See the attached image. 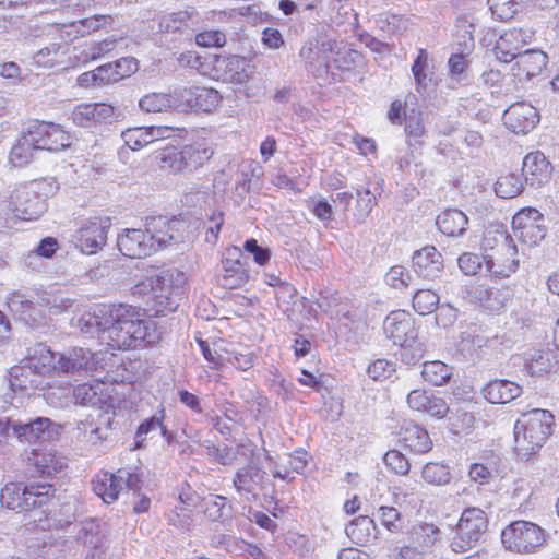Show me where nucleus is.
Segmentation results:
<instances>
[{
	"label": "nucleus",
	"mask_w": 559,
	"mask_h": 559,
	"mask_svg": "<svg viewBox=\"0 0 559 559\" xmlns=\"http://www.w3.org/2000/svg\"><path fill=\"white\" fill-rule=\"evenodd\" d=\"M484 258L476 253L465 252L457 259L460 270L468 276L476 275L481 269Z\"/></svg>",
	"instance_id": "obj_64"
},
{
	"label": "nucleus",
	"mask_w": 559,
	"mask_h": 559,
	"mask_svg": "<svg viewBox=\"0 0 559 559\" xmlns=\"http://www.w3.org/2000/svg\"><path fill=\"white\" fill-rule=\"evenodd\" d=\"M115 108L107 104H81L71 112V120L79 127H91L96 122L109 121L114 118Z\"/></svg>",
	"instance_id": "obj_24"
},
{
	"label": "nucleus",
	"mask_w": 559,
	"mask_h": 559,
	"mask_svg": "<svg viewBox=\"0 0 559 559\" xmlns=\"http://www.w3.org/2000/svg\"><path fill=\"white\" fill-rule=\"evenodd\" d=\"M203 512L213 522H221L225 526L231 524V507L227 504L224 496H211L204 499Z\"/></svg>",
	"instance_id": "obj_36"
},
{
	"label": "nucleus",
	"mask_w": 559,
	"mask_h": 559,
	"mask_svg": "<svg viewBox=\"0 0 559 559\" xmlns=\"http://www.w3.org/2000/svg\"><path fill=\"white\" fill-rule=\"evenodd\" d=\"M109 318V326L103 334L102 343L111 349H136L153 345L159 340L155 322L145 319L139 307L114 305Z\"/></svg>",
	"instance_id": "obj_1"
},
{
	"label": "nucleus",
	"mask_w": 559,
	"mask_h": 559,
	"mask_svg": "<svg viewBox=\"0 0 559 559\" xmlns=\"http://www.w3.org/2000/svg\"><path fill=\"white\" fill-rule=\"evenodd\" d=\"M413 269L419 277L433 281L443 271L442 255L431 246L417 250L413 255Z\"/></svg>",
	"instance_id": "obj_20"
},
{
	"label": "nucleus",
	"mask_w": 559,
	"mask_h": 559,
	"mask_svg": "<svg viewBox=\"0 0 559 559\" xmlns=\"http://www.w3.org/2000/svg\"><path fill=\"white\" fill-rule=\"evenodd\" d=\"M523 389L516 382L507 379H495L481 389L484 399L490 404H507L519 397Z\"/></svg>",
	"instance_id": "obj_26"
},
{
	"label": "nucleus",
	"mask_w": 559,
	"mask_h": 559,
	"mask_svg": "<svg viewBox=\"0 0 559 559\" xmlns=\"http://www.w3.org/2000/svg\"><path fill=\"white\" fill-rule=\"evenodd\" d=\"M542 214L536 209H523L512 219L514 237L528 247L536 246L545 237V228L539 223Z\"/></svg>",
	"instance_id": "obj_11"
},
{
	"label": "nucleus",
	"mask_w": 559,
	"mask_h": 559,
	"mask_svg": "<svg viewBox=\"0 0 559 559\" xmlns=\"http://www.w3.org/2000/svg\"><path fill=\"white\" fill-rule=\"evenodd\" d=\"M266 473L255 464L239 468L233 479V486L240 496L257 497V491L263 489Z\"/></svg>",
	"instance_id": "obj_21"
},
{
	"label": "nucleus",
	"mask_w": 559,
	"mask_h": 559,
	"mask_svg": "<svg viewBox=\"0 0 559 559\" xmlns=\"http://www.w3.org/2000/svg\"><path fill=\"white\" fill-rule=\"evenodd\" d=\"M112 23V17L110 15H93L90 17H85L73 22L71 27L75 28V32L80 36L88 35L93 32L100 29L107 24Z\"/></svg>",
	"instance_id": "obj_50"
},
{
	"label": "nucleus",
	"mask_w": 559,
	"mask_h": 559,
	"mask_svg": "<svg viewBox=\"0 0 559 559\" xmlns=\"http://www.w3.org/2000/svg\"><path fill=\"white\" fill-rule=\"evenodd\" d=\"M100 393L102 383H83L72 389V399L74 404L82 406H94L102 401Z\"/></svg>",
	"instance_id": "obj_43"
},
{
	"label": "nucleus",
	"mask_w": 559,
	"mask_h": 559,
	"mask_svg": "<svg viewBox=\"0 0 559 559\" xmlns=\"http://www.w3.org/2000/svg\"><path fill=\"white\" fill-rule=\"evenodd\" d=\"M170 93H148L139 99V107L148 114L164 112L173 108Z\"/></svg>",
	"instance_id": "obj_42"
},
{
	"label": "nucleus",
	"mask_w": 559,
	"mask_h": 559,
	"mask_svg": "<svg viewBox=\"0 0 559 559\" xmlns=\"http://www.w3.org/2000/svg\"><path fill=\"white\" fill-rule=\"evenodd\" d=\"M202 445L206 450V455L218 464L231 465L237 459V452L228 445L221 448L210 440H205Z\"/></svg>",
	"instance_id": "obj_49"
},
{
	"label": "nucleus",
	"mask_w": 559,
	"mask_h": 559,
	"mask_svg": "<svg viewBox=\"0 0 559 559\" xmlns=\"http://www.w3.org/2000/svg\"><path fill=\"white\" fill-rule=\"evenodd\" d=\"M510 298L509 289L490 287L478 292L481 306L489 311H500Z\"/></svg>",
	"instance_id": "obj_41"
},
{
	"label": "nucleus",
	"mask_w": 559,
	"mask_h": 559,
	"mask_svg": "<svg viewBox=\"0 0 559 559\" xmlns=\"http://www.w3.org/2000/svg\"><path fill=\"white\" fill-rule=\"evenodd\" d=\"M124 144L133 151L140 150L152 143L147 127L131 128L121 134Z\"/></svg>",
	"instance_id": "obj_53"
},
{
	"label": "nucleus",
	"mask_w": 559,
	"mask_h": 559,
	"mask_svg": "<svg viewBox=\"0 0 559 559\" xmlns=\"http://www.w3.org/2000/svg\"><path fill=\"white\" fill-rule=\"evenodd\" d=\"M412 73L415 81V88L418 93L425 92L430 82L429 57L425 49H419L417 58L412 66Z\"/></svg>",
	"instance_id": "obj_39"
},
{
	"label": "nucleus",
	"mask_w": 559,
	"mask_h": 559,
	"mask_svg": "<svg viewBox=\"0 0 559 559\" xmlns=\"http://www.w3.org/2000/svg\"><path fill=\"white\" fill-rule=\"evenodd\" d=\"M522 173L526 185L537 189L550 181L552 166L542 152L536 151L524 157Z\"/></svg>",
	"instance_id": "obj_17"
},
{
	"label": "nucleus",
	"mask_w": 559,
	"mask_h": 559,
	"mask_svg": "<svg viewBox=\"0 0 559 559\" xmlns=\"http://www.w3.org/2000/svg\"><path fill=\"white\" fill-rule=\"evenodd\" d=\"M214 151L210 141L198 138L181 147L163 148L156 156L160 169L170 174L191 173L203 167L213 156Z\"/></svg>",
	"instance_id": "obj_4"
},
{
	"label": "nucleus",
	"mask_w": 559,
	"mask_h": 559,
	"mask_svg": "<svg viewBox=\"0 0 559 559\" xmlns=\"http://www.w3.org/2000/svg\"><path fill=\"white\" fill-rule=\"evenodd\" d=\"M195 43L205 48L223 47L226 44V36L221 31L209 29L197 34Z\"/></svg>",
	"instance_id": "obj_63"
},
{
	"label": "nucleus",
	"mask_w": 559,
	"mask_h": 559,
	"mask_svg": "<svg viewBox=\"0 0 559 559\" xmlns=\"http://www.w3.org/2000/svg\"><path fill=\"white\" fill-rule=\"evenodd\" d=\"M110 223L107 218H94L84 222L73 236V241L81 252L94 254L107 240Z\"/></svg>",
	"instance_id": "obj_13"
},
{
	"label": "nucleus",
	"mask_w": 559,
	"mask_h": 559,
	"mask_svg": "<svg viewBox=\"0 0 559 559\" xmlns=\"http://www.w3.org/2000/svg\"><path fill=\"white\" fill-rule=\"evenodd\" d=\"M74 300L63 294L47 293L41 297V306L46 307L50 313L59 314L72 308Z\"/></svg>",
	"instance_id": "obj_55"
},
{
	"label": "nucleus",
	"mask_w": 559,
	"mask_h": 559,
	"mask_svg": "<svg viewBox=\"0 0 559 559\" xmlns=\"http://www.w3.org/2000/svg\"><path fill=\"white\" fill-rule=\"evenodd\" d=\"M388 338L400 347H413L416 344L418 331L409 313L403 310L392 311L383 322Z\"/></svg>",
	"instance_id": "obj_10"
},
{
	"label": "nucleus",
	"mask_w": 559,
	"mask_h": 559,
	"mask_svg": "<svg viewBox=\"0 0 559 559\" xmlns=\"http://www.w3.org/2000/svg\"><path fill=\"white\" fill-rule=\"evenodd\" d=\"M195 98V110H202L205 112H210L215 109L221 102L219 93L212 87L205 86H197Z\"/></svg>",
	"instance_id": "obj_51"
},
{
	"label": "nucleus",
	"mask_w": 559,
	"mask_h": 559,
	"mask_svg": "<svg viewBox=\"0 0 559 559\" xmlns=\"http://www.w3.org/2000/svg\"><path fill=\"white\" fill-rule=\"evenodd\" d=\"M423 378L432 385H443L451 377V368L442 361H426L421 370Z\"/></svg>",
	"instance_id": "obj_44"
},
{
	"label": "nucleus",
	"mask_w": 559,
	"mask_h": 559,
	"mask_svg": "<svg viewBox=\"0 0 559 559\" xmlns=\"http://www.w3.org/2000/svg\"><path fill=\"white\" fill-rule=\"evenodd\" d=\"M28 460L36 471L45 476H52L67 466V459L52 449L33 450Z\"/></svg>",
	"instance_id": "obj_30"
},
{
	"label": "nucleus",
	"mask_w": 559,
	"mask_h": 559,
	"mask_svg": "<svg viewBox=\"0 0 559 559\" xmlns=\"http://www.w3.org/2000/svg\"><path fill=\"white\" fill-rule=\"evenodd\" d=\"M100 524L95 519H86L81 523L78 540L84 545L96 547L99 540Z\"/></svg>",
	"instance_id": "obj_54"
},
{
	"label": "nucleus",
	"mask_w": 559,
	"mask_h": 559,
	"mask_svg": "<svg viewBox=\"0 0 559 559\" xmlns=\"http://www.w3.org/2000/svg\"><path fill=\"white\" fill-rule=\"evenodd\" d=\"M119 251L132 259L153 254L155 242L151 241L146 229H126L117 239Z\"/></svg>",
	"instance_id": "obj_16"
},
{
	"label": "nucleus",
	"mask_w": 559,
	"mask_h": 559,
	"mask_svg": "<svg viewBox=\"0 0 559 559\" xmlns=\"http://www.w3.org/2000/svg\"><path fill=\"white\" fill-rule=\"evenodd\" d=\"M357 218L365 221L377 204V198L367 189H357Z\"/></svg>",
	"instance_id": "obj_57"
},
{
	"label": "nucleus",
	"mask_w": 559,
	"mask_h": 559,
	"mask_svg": "<svg viewBox=\"0 0 559 559\" xmlns=\"http://www.w3.org/2000/svg\"><path fill=\"white\" fill-rule=\"evenodd\" d=\"M58 248V242L52 237L44 238L37 246V248L29 252L25 259L27 265H32L33 261L38 257L51 258Z\"/></svg>",
	"instance_id": "obj_60"
},
{
	"label": "nucleus",
	"mask_w": 559,
	"mask_h": 559,
	"mask_svg": "<svg viewBox=\"0 0 559 559\" xmlns=\"http://www.w3.org/2000/svg\"><path fill=\"white\" fill-rule=\"evenodd\" d=\"M186 280L185 273L177 269L163 270L159 274L146 277L134 285L131 294L143 299L145 308L142 312H153L156 317L165 316L178 308V296Z\"/></svg>",
	"instance_id": "obj_2"
},
{
	"label": "nucleus",
	"mask_w": 559,
	"mask_h": 559,
	"mask_svg": "<svg viewBox=\"0 0 559 559\" xmlns=\"http://www.w3.org/2000/svg\"><path fill=\"white\" fill-rule=\"evenodd\" d=\"M117 41H118L117 38L109 37L102 41L94 43V44L87 46L83 52L86 58L96 60V59H99V58L108 55L110 51H112L116 47Z\"/></svg>",
	"instance_id": "obj_61"
},
{
	"label": "nucleus",
	"mask_w": 559,
	"mask_h": 559,
	"mask_svg": "<svg viewBox=\"0 0 559 559\" xmlns=\"http://www.w3.org/2000/svg\"><path fill=\"white\" fill-rule=\"evenodd\" d=\"M399 436V441L403 444L404 449L415 454L427 453L432 448V441L427 430L416 424L407 423L402 426Z\"/></svg>",
	"instance_id": "obj_28"
},
{
	"label": "nucleus",
	"mask_w": 559,
	"mask_h": 559,
	"mask_svg": "<svg viewBox=\"0 0 559 559\" xmlns=\"http://www.w3.org/2000/svg\"><path fill=\"white\" fill-rule=\"evenodd\" d=\"M539 121L537 109L528 103L512 104L503 112L506 127L515 134H526L533 130Z\"/></svg>",
	"instance_id": "obj_14"
},
{
	"label": "nucleus",
	"mask_w": 559,
	"mask_h": 559,
	"mask_svg": "<svg viewBox=\"0 0 559 559\" xmlns=\"http://www.w3.org/2000/svg\"><path fill=\"white\" fill-rule=\"evenodd\" d=\"M138 70V61L134 58H121L114 63L98 67V75L104 76V85L112 84L129 78Z\"/></svg>",
	"instance_id": "obj_33"
},
{
	"label": "nucleus",
	"mask_w": 559,
	"mask_h": 559,
	"mask_svg": "<svg viewBox=\"0 0 559 559\" xmlns=\"http://www.w3.org/2000/svg\"><path fill=\"white\" fill-rule=\"evenodd\" d=\"M438 229L448 237H461L468 226V217L459 209H447L436 218Z\"/></svg>",
	"instance_id": "obj_31"
},
{
	"label": "nucleus",
	"mask_w": 559,
	"mask_h": 559,
	"mask_svg": "<svg viewBox=\"0 0 559 559\" xmlns=\"http://www.w3.org/2000/svg\"><path fill=\"white\" fill-rule=\"evenodd\" d=\"M385 281L395 289H404L411 285L412 275L405 267L395 265L386 273Z\"/></svg>",
	"instance_id": "obj_58"
},
{
	"label": "nucleus",
	"mask_w": 559,
	"mask_h": 559,
	"mask_svg": "<svg viewBox=\"0 0 559 559\" xmlns=\"http://www.w3.org/2000/svg\"><path fill=\"white\" fill-rule=\"evenodd\" d=\"M37 150V144L26 128L10 152V162L16 167H23L32 160L34 152Z\"/></svg>",
	"instance_id": "obj_37"
},
{
	"label": "nucleus",
	"mask_w": 559,
	"mask_h": 559,
	"mask_svg": "<svg viewBox=\"0 0 559 559\" xmlns=\"http://www.w3.org/2000/svg\"><path fill=\"white\" fill-rule=\"evenodd\" d=\"M439 528L433 524H419L411 531L412 545L428 554L439 536Z\"/></svg>",
	"instance_id": "obj_38"
},
{
	"label": "nucleus",
	"mask_w": 559,
	"mask_h": 559,
	"mask_svg": "<svg viewBox=\"0 0 559 559\" xmlns=\"http://www.w3.org/2000/svg\"><path fill=\"white\" fill-rule=\"evenodd\" d=\"M488 530V518L479 508L465 509L456 525L450 547L456 554L469 551L476 547Z\"/></svg>",
	"instance_id": "obj_8"
},
{
	"label": "nucleus",
	"mask_w": 559,
	"mask_h": 559,
	"mask_svg": "<svg viewBox=\"0 0 559 559\" xmlns=\"http://www.w3.org/2000/svg\"><path fill=\"white\" fill-rule=\"evenodd\" d=\"M173 109L181 112L195 110L197 86H185L175 88L171 93Z\"/></svg>",
	"instance_id": "obj_45"
},
{
	"label": "nucleus",
	"mask_w": 559,
	"mask_h": 559,
	"mask_svg": "<svg viewBox=\"0 0 559 559\" xmlns=\"http://www.w3.org/2000/svg\"><path fill=\"white\" fill-rule=\"evenodd\" d=\"M346 534L357 545H367L377 538L374 521L367 515L356 518L346 526Z\"/></svg>",
	"instance_id": "obj_34"
},
{
	"label": "nucleus",
	"mask_w": 559,
	"mask_h": 559,
	"mask_svg": "<svg viewBox=\"0 0 559 559\" xmlns=\"http://www.w3.org/2000/svg\"><path fill=\"white\" fill-rule=\"evenodd\" d=\"M385 465L397 475H407L411 469L408 459L399 450H390L384 454Z\"/></svg>",
	"instance_id": "obj_56"
},
{
	"label": "nucleus",
	"mask_w": 559,
	"mask_h": 559,
	"mask_svg": "<svg viewBox=\"0 0 559 559\" xmlns=\"http://www.w3.org/2000/svg\"><path fill=\"white\" fill-rule=\"evenodd\" d=\"M114 305H103L94 309L93 312L83 313L76 323L81 333L92 337L97 336L102 342L105 330L109 326V314Z\"/></svg>",
	"instance_id": "obj_27"
},
{
	"label": "nucleus",
	"mask_w": 559,
	"mask_h": 559,
	"mask_svg": "<svg viewBox=\"0 0 559 559\" xmlns=\"http://www.w3.org/2000/svg\"><path fill=\"white\" fill-rule=\"evenodd\" d=\"M178 224V221L171 222L164 216L152 217L146 221L145 229L151 241L155 242V252L167 247L171 241L178 242L181 240V235L176 227Z\"/></svg>",
	"instance_id": "obj_19"
},
{
	"label": "nucleus",
	"mask_w": 559,
	"mask_h": 559,
	"mask_svg": "<svg viewBox=\"0 0 559 559\" xmlns=\"http://www.w3.org/2000/svg\"><path fill=\"white\" fill-rule=\"evenodd\" d=\"M485 249L490 248L492 254L484 255L487 271L495 277L506 278L515 273L519 269L518 248L513 238L503 230H496L491 237V231L487 233L483 240Z\"/></svg>",
	"instance_id": "obj_6"
},
{
	"label": "nucleus",
	"mask_w": 559,
	"mask_h": 559,
	"mask_svg": "<svg viewBox=\"0 0 559 559\" xmlns=\"http://www.w3.org/2000/svg\"><path fill=\"white\" fill-rule=\"evenodd\" d=\"M227 254L228 257L222 261L224 274L222 275L221 284L229 289L238 288L249 281V274L239 260L241 255L240 249L237 247L228 249Z\"/></svg>",
	"instance_id": "obj_25"
},
{
	"label": "nucleus",
	"mask_w": 559,
	"mask_h": 559,
	"mask_svg": "<svg viewBox=\"0 0 559 559\" xmlns=\"http://www.w3.org/2000/svg\"><path fill=\"white\" fill-rule=\"evenodd\" d=\"M405 132L412 138H421L426 133L423 112L417 107L408 108L404 111Z\"/></svg>",
	"instance_id": "obj_52"
},
{
	"label": "nucleus",
	"mask_w": 559,
	"mask_h": 559,
	"mask_svg": "<svg viewBox=\"0 0 559 559\" xmlns=\"http://www.w3.org/2000/svg\"><path fill=\"white\" fill-rule=\"evenodd\" d=\"M523 190L521 177L515 174L500 176L495 186V192L499 198L511 199Z\"/></svg>",
	"instance_id": "obj_46"
},
{
	"label": "nucleus",
	"mask_w": 559,
	"mask_h": 559,
	"mask_svg": "<svg viewBox=\"0 0 559 559\" xmlns=\"http://www.w3.org/2000/svg\"><path fill=\"white\" fill-rule=\"evenodd\" d=\"M52 496L49 484L8 483L0 491V503L2 508L20 513L47 504Z\"/></svg>",
	"instance_id": "obj_7"
},
{
	"label": "nucleus",
	"mask_w": 559,
	"mask_h": 559,
	"mask_svg": "<svg viewBox=\"0 0 559 559\" xmlns=\"http://www.w3.org/2000/svg\"><path fill=\"white\" fill-rule=\"evenodd\" d=\"M38 150L58 152L71 145V135L61 126L46 122L33 121L27 126Z\"/></svg>",
	"instance_id": "obj_12"
},
{
	"label": "nucleus",
	"mask_w": 559,
	"mask_h": 559,
	"mask_svg": "<svg viewBox=\"0 0 559 559\" xmlns=\"http://www.w3.org/2000/svg\"><path fill=\"white\" fill-rule=\"evenodd\" d=\"M212 544L215 547H222L226 551L234 554V555H242L245 552H248L254 559H258L261 555V550L247 542H245L242 538L236 537L231 534H215L212 536Z\"/></svg>",
	"instance_id": "obj_35"
},
{
	"label": "nucleus",
	"mask_w": 559,
	"mask_h": 559,
	"mask_svg": "<svg viewBox=\"0 0 559 559\" xmlns=\"http://www.w3.org/2000/svg\"><path fill=\"white\" fill-rule=\"evenodd\" d=\"M514 60L515 64L513 70H516L514 75L520 80H530L542 73L548 62V57L540 50L532 49L523 51V53Z\"/></svg>",
	"instance_id": "obj_29"
},
{
	"label": "nucleus",
	"mask_w": 559,
	"mask_h": 559,
	"mask_svg": "<svg viewBox=\"0 0 559 559\" xmlns=\"http://www.w3.org/2000/svg\"><path fill=\"white\" fill-rule=\"evenodd\" d=\"M9 438L14 437L21 442H34L52 437L53 424L47 417H38L31 421H21L10 418Z\"/></svg>",
	"instance_id": "obj_15"
},
{
	"label": "nucleus",
	"mask_w": 559,
	"mask_h": 559,
	"mask_svg": "<svg viewBox=\"0 0 559 559\" xmlns=\"http://www.w3.org/2000/svg\"><path fill=\"white\" fill-rule=\"evenodd\" d=\"M58 190L53 178L35 180L28 185L15 188L9 195L14 217L33 221L41 216L47 210V200Z\"/></svg>",
	"instance_id": "obj_5"
},
{
	"label": "nucleus",
	"mask_w": 559,
	"mask_h": 559,
	"mask_svg": "<svg viewBox=\"0 0 559 559\" xmlns=\"http://www.w3.org/2000/svg\"><path fill=\"white\" fill-rule=\"evenodd\" d=\"M558 367V361L551 350H542L536 356H533L527 370L532 376H542L551 372Z\"/></svg>",
	"instance_id": "obj_47"
},
{
	"label": "nucleus",
	"mask_w": 559,
	"mask_h": 559,
	"mask_svg": "<svg viewBox=\"0 0 559 559\" xmlns=\"http://www.w3.org/2000/svg\"><path fill=\"white\" fill-rule=\"evenodd\" d=\"M423 479L432 486H445L452 479L451 469L448 465L439 462H428L421 469Z\"/></svg>",
	"instance_id": "obj_40"
},
{
	"label": "nucleus",
	"mask_w": 559,
	"mask_h": 559,
	"mask_svg": "<svg viewBox=\"0 0 559 559\" xmlns=\"http://www.w3.org/2000/svg\"><path fill=\"white\" fill-rule=\"evenodd\" d=\"M367 371L372 379L382 381L392 376L395 371V364L388 359H377L369 365Z\"/></svg>",
	"instance_id": "obj_62"
},
{
	"label": "nucleus",
	"mask_w": 559,
	"mask_h": 559,
	"mask_svg": "<svg viewBox=\"0 0 559 559\" xmlns=\"http://www.w3.org/2000/svg\"><path fill=\"white\" fill-rule=\"evenodd\" d=\"M216 69L223 73L226 81L236 84L247 82L253 73L251 61L238 55L217 58Z\"/></svg>",
	"instance_id": "obj_22"
},
{
	"label": "nucleus",
	"mask_w": 559,
	"mask_h": 559,
	"mask_svg": "<svg viewBox=\"0 0 559 559\" xmlns=\"http://www.w3.org/2000/svg\"><path fill=\"white\" fill-rule=\"evenodd\" d=\"M501 540L508 549L531 552L543 545L545 537L538 525L532 522L516 521L502 531Z\"/></svg>",
	"instance_id": "obj_9"
},
{
	"label": "nucleus",
	"mask_w": 559,
	"mask_h": 559,
	"mask_svg": "<svg viewBox=\"0 0 559 559\" xmlns=\"http://www.w3.org/2000/svg\"><path fill=\"white\" fill-rule=\"evenodd\" d=\"M93 491L105 502H115L122 490L118 473L100 472L92 480Z\"/></svg>",
	"instance_id": "obj_32"
},
{
	"label": "nucleus",
	"mask_w": 559,
	"mask_h": 559,
	"mask_svg": "<svg viewBox=\"0 0 559 559\" xmlns=\"http://www.w3.org/2000/svg\"><path fill=\"white\" fill-rule=\"evenodd\" d=\"M9 309L20 316L27 314L33 309V301L23 293L13 292L7 297Z\"/></svg>",
	"instance_id": "obj_59"
},
{
	"label": "nucleus",
	"mask_w": 559,
	"mask_h": 559,
	"mask_svg": "<svg viewBox=\"0 0 559 559\" xmlns=\"http://www.w3.org/2000/svg\"><path fill=\"white\" fill-rule=\"evenodd\" d=\"M530 36L522 28H512L504 32L498 39L495 52L497 58L503 62H511L523 51L521 49L527 44Z\"/></svg>",
	"instance_id": "obj_23"
},
{
	"label": "nucleus",
	"mask_w": 559,
	"mask_h": 559,
	"mask_svg": "<svg viewBox=\"0 0 559 559\" xmlns=\"http://www.w3.org/2000/svg\"><path fill=\"white\" fill-rule=\"evenodd\" d=\"M438 304L439 296L430 289H418L413 297V308L420 316L433 312Z\"/></svg>",
	"instance_id": "obj_48"
},
{
	"label": "nucleus",
	"mask_w": 559,
	"mask_h": 559,
	"mask_svg": "<svg viewBox=\"0 0 559 559\" xmlns=\"http://www.w3.org/2000/svg\"><path fill=\"white\" fill-rule=\"evenodd\" d=\"M554 424L555 418L549 411L535 408L523 413L513 428L518 456L528 461L536 454L551 435Z\"/></svg>",
	"instance_id": "obj_3"
},
{
	"label": "nucleus",
	"mask_w": 559,
	"mask_h": 559,
	"mask_svg": "<svg viewBox=\"0 0 559 559\" xmlns=\"http://www.w3.org/2000/svg\"><path fill=\"white\" fill-rule=\"evenodd\" d=\"M53 368L64 373H79L81 371H90L93 369V354L90 349L72 348L67 353L51 354Z\"/></svg>",
	"instance_id": "obj_18"
}]
</instances>
